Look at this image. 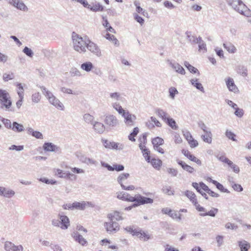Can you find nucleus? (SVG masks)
<instances>
[{"instance_id":"nucleus-1","label":"nucleus","mask_w":251,"mask_h":251,"mask_svg":"<svg viewBox=\"0 0 251 251\" xmlns=\"http://www.w3.org/2000/svg\"><path fill=\"white\" fill-rule=\"evenodd\" d=\"M72 40L73 48L75 51L80 53L86 51V47L88 38L86 37L83 38L74 32L72 34Z\"/></svg>"},{"instance_id":"nucleus-2","label":"nucleus","mask_w":251,"mask_h":251,"mask_svg":"<svg viewBox=\"0 0 251 251\" xmlns=\"http://www.w3.org/2000/svg\"><path fill=\"white\" fill-rule=\"evenodd\" d=\"M0 107L8 111H13L11 109L12 100L9 93L5 90L0 89Z\"/></svg>"},{"instance_id":"nucleus-3","label":"nucleus","mask_w":251,"mask_h":251,"mask_svg":"<svg viewBox=\"0 0 251 251\" xmlns=\"http://www.w3.org/2000/svg\"><path fill=\"white\" fill-rule=\"evenodd\" d=\"M43 94L45 96L47 99L49 100V102L55 106L56 108L58 109H60L61 110H64V106L62 103L60 102V101L57 99L52 93L48 90L44 86H40V87Z\"/></svg>"},{"instance_id":"nucleus-4","label":"nucleus","mask_w":251,"mask_h":251,"mask_svg":"<svg viewBox=\"0 0 251 251\" xmlns=\"http://www.w3.org/2000/svg\"><path fill=\"white\" fill-rule=\"evenodd\" d=\"M227 5L239 13L245 15L247 7L241 0H226Z\"/></svg>"},{"instance_id":"nucleus-5","label":"nucleus","mask_w":251,"mask_h":251,"mask_svg":"<svg viewBox=\"0 0 251 251\" xmlns=\"http://www.w3.org/2000/svg\"><path fill=\"white\" fill-rule=\"evenodd\" d=\"M129 174L128 173H122L119 175L117 178V181L119 184H120L122 189L125 190H133L135 189L134 185H129L126 186L124 184L127 179L129 177Z\"/></svg>"},{"instance_id":"nucleus-6","label":"nucleus","mask_w":251,"mask_h":251,"mask_svg":"<svg viewBox=\"0 0 251 251\" xmlns=\"http://www.w3.org/2000/svg\"><path fill=\"white\" fill-rule=\"evenodd\" d=\"M134 199V202H135V203L133 204V206L134 207H137L139 205L145 204H151L153 202V199L142 196L139 194L135 195Z\"/></svg>"},{"instance_id":"nucleus-7","label":"nucleus","mask_w":251,"mask_h":251,"mask_svg":"<svg viewBox=\"0 0 251 251\" xmlns=\"http://www.w3.org/2000/svg\"><path fill=\"white\" fill-rule=\"evenodd\" d=\"M104 226L107 232L110 234L115 233L120 229L119 224L113 220H110L109 222H105Z\"/></svg>"},{"instance_id":"nucleus-8","label":"nucleus","mask_w":251,"mask_h":251,"mask_svg":"<svg viewBox=\"0 0 251 251\" xmlns=\"http://www.w3.org/2000/svg\"><path fill=\"white\" fill-rule=\"evenodd\" d=\"M86 49L97 57H100L102 56L101 50L98 46L90 41L89 39L86 45Z\"/></svg>"},{"instance_id":"nucleus-9","label":"nucleus","mask_w":251,"mask_h":251,"mask_svg":"<svg viewBox=\"0 0 251 251\" xmlns=\"http://www.w3.org/2000/svg\"><path fill=\"white\" fill-rule=\"evenodd\" d=\"M151 142L154 150L161 154L164 153V150L160 147L161 145H163L164 143V140L162 138L156 137L152 139Z\"/></svg>"},{"instance_id":"nucleus-10","label":"nucleus","mask_w":251,"mask_h":251,"mask_svg":"<svg viewBox=\"0 0 251 251\" xmlns=\"http://www.w3.org/2000/svg\"><path fill=\"white\" fill-rule=\"evenodd\" d=\"M103 146L106 148L116 149L117 150H123L124 148V145L114 142H110L107 140H102Z\"/></svg>"},{"instance_id":"nucleus-11","label":"nucleus","mask_w":251,"mask_h":251,"mask_svg":"<svg viewBox=\"0 0 251 251\" xmlns=\"http://www.w3.org/2000/svg\"><path fill=\"white\" fill-rule=\"evenodd\" d=\"M161 211L163 213L168 215L173 219H176L178 221H180L181 220V214L175 210H172L167 207L163 208Z\"/></svg>"},{"instance_id":"nucleus-12","label":"nucleus","mask_w":251,"mask_h":251,"mask_svg":"<svg viewBox=\"0 0 251 251\" xmlns=\"http://www.w3.org/2000/svg\"><path fill=\"white\" fill-rule=\"evenodd\" d=\"M101 165L106 168L108 171H113L114 170L117 172H120L124 170V166L123 165L115 164H113V166H110L108 163H105L103 161H101Z\"/></svg>"},{"instance_id":"nucleus-13","label":"nucleus","mask_w":251,"mask_h":251,"mask_svg":"<svg viewBox=\"0 0 251 251\" xmlns=\"http://www.w3.org/2000/svg\"><path fill=\"white\" fill-rule=\"evenodd\" d=\"M123 117L125 119V123L127 126H132L134 125L135 121L136 119V117L134 115L130 114L127 112L124 114H123Z\"/></svg>"},{"instance_id":"nucleus-14","label":"nucleus","mask_w":251,"mask_h":251,"mask_svg":"<svg viewBox=\"0 0 251 251\" xmlns=\"http://www.w3.org/2000/svg\"><path fill=\"white\" fill-rule=\"evenodd\" d=\"M104 123L109 126L114 127L118 124V120L113 115H108L106 116Z\"/></svg>"},{"instance_id":"nucleus-15","label":"nucleus","mask_w":251,"mask_h":251,"mask_svg":"<svg viewBox=\"0 0 251 251\" xmlns=\"http://www.w3.org/2000/svg\"><path fill=\"white\" fill-rule=\"evenodd\" d=\"M4 249L6 251H23V247L22 245L16 246L10 242H6Z\"/></svg>"},{"instance_id":"nucleus-16","label":"nucleus","mask_w":251,"mask_h":251,"mask_svg":"<svg viewBox=\"0 0 251 251\" xmlns=\"http://www.w3.org/2000/svg\"><path fill=\"white\" fill-rule=\"evenodd\" d=\"M118 199L127 201L134 202V197L130 196L129 194L125 192H119L117 193Z\"/></svg>"},{"instance_id":"nucleus-17","label":"nucleus","mask_w":251,"mask_h":251,"mask_svg":"<svg viewBox=\"0 0 251 251\" xmlns=\"http://www.w3.org/2000/svg\"><path fill=\"white\" fill-rule=\"evenodd\" d=\"M58 217L60 221V228L62 229H67L70 226V220L69 218L65 215L59 214Z\"/></svg>"},{"instance_id":"nucleus-18","label":"nucleus","mask_w":251,"mask_h":251,"mask_svg":"<svg viewBox=\"0 0 251 251\" xmlns=\"http://www.w3.org/2000/svg\"><path fill=\"white\" fill-rule=\"evenodd\" d=\"M44 151H47L60 152V149L59 147L54 145L52 143H45L43 146Z\"/></svg>"},{"instance_id":"nucleus-19","label":"nucleus","mask_w":251,"mask_h":251,"mask_svg":"<svg viewBox=\"0 0 251 251\" xmlns=\"http://www.w3.org/2000/svg\"><path fill=\"white\" fill-rule=\"evenodd\" d=\"M226 85L229 91L233 92L234 93L238 92V89L235 84L233 78L231 77H228L226 79Z\"/></svg>"},{"instance_id":"nucleus-20","label":"nucleus","mask_w":251,"mask_h":251,"mask_svg":"<svg viewBox=\"0 0 251 251\" xmlns=\"http://www.w3.org/2000/svg\"><path fill=\"white\" fill-rule=\"evenodd\" d=\"M169 65L172 67L176 73L181 75H185V71L184 68L178 63L176 62L169 61Z\"/></svg>"},{"instance_id":"nucleus-21","label":"nucleus","mask_w":251,"mask_h":251,"mask_svg":"<svg viewBox=\"0 0 251 251\" xmlns=\"http://www.w3.org/2000/svg\"><path fill=\"white\" fill-rule=\"evenodd\" d=\"M72 236L75 241L79 243L82 246H85L87 244L86 240L84 239L82 235L80 234L78 232H73Z\"/></svg>"},{"instance_id":"nucleus-22","label":"nucleus","mask_w":251,"mask_h":251,"mask_svg":"<svg viewBox=\"0 0 251 251\" xmlns=\"http://www.w3.org/2000/svg\"><path fill=\"white\" fill-rule=\"evenodd\" d=\"M237 244L240 248V251H249L251 248L250 243L245 240L238 241Z\"/></svg>"},{"instance_id":"nucleus-23","label":"nucleus","mask_w":251,"mask_h":251,"mask_svg":"<svg viewBox=\"0 0 251 251\" xmlns=\"http://www.w3.org/2000/svg\"><path fill=\"white\" fill-rule=\"evenodd\" d=\"M107 217L109 220H113V221L114 220L119 221L124 219L121 214L117 211L108 213Z\"/></svg>"},{"instance_id":"nucleus-24","label":"nucleus","mask_w":251,"mask_h":251,"mask_svg":"<svg viewBox=\"0 0 251 251\" xmlns=\"http://www.w3.org/2000/svg\"><path fill=\"white\" fill-rule=\"evenodd\" d=\"M92 125L95 131L99 134L102 133L105 130V126L100 122H95Z\"/></svg>"},{"instance_id":"nucleus-25","label":"nucleus","mask_w":251,"mask_h":251,"mask_svg":"<svg viewBox=\"0 0 251 251\" xmlns=\"http://www.w3.org/2000/svg\"><path fill=\"white\" fill-rule=\"evenodd\" d=\"M176 162L184 170L188 172L189 173H193L194 172L195 170L194 168L187 165L184 161L177 159L176 160Z\"/></svg>"},{"instance_id":"nucleus-26","label":"nucleus","mask_w":251,"mask_h":251,"mask_svg":"<svg viewBox=\"0 0 251 251\" xmlns=\"http://www.w3.org/2000/svg\"><path fill=\"white\" fill-rule=\"evenodd\" d=\"M185 195L190 200L195 206H197L198 202L194 193L191 191L187 190L185 192Z\"/></svg>"},{"instance_id":"nucleus-27","label":"nucleus","mask_w":251,"mask_h":251,"mask_svg":"<svg viewBox=\"0 0 251 251\" xmlns=\"http://www.w3.org/2000/svg\"><path fill=\"white\" fill-rule=\"evenodd\" d=\"M89 202L82 201L81 202L75 201L73 203V209L84 210L87 205H89Z\"/></svg>"},{"instance_id":"nucleus-28","label":"nucleus","mask_w":251,"mask_h":251,"mask_svg":"<svg viewBox=\"0 0 251 251\" xmlns=\"http://www.w3.org/2000/svg\"><path fill=\"white\" fill-rule=\"evenodd\" d=\"M79 160L83 163L87 165H96L97 162L91 158L86 157L85 155H81L79 157Z\"/></svg>"},{"instance_id":"nucleus-29","label":"nucleus","mask_w":251,"mask_h":251,"mask_svg":"<svg viewBox=\"0 0 251 251\" xmlns=\"http://www.w3.org/2000/svg\"><path fill=\"white\" fill-rule=\"evenodd\" d=\"M187 38L189 42L192 44H196L198 43L199 41V37L197 38L196 36L192 35L190 31H187L185 32Z\"/></svg>"},{"instance_id":"nucleus-30","label":"nucleus","mask_w":251,"mask_h":251,"mask_svg":"<svg viewBox=\"0 0 251 251\" xmlns=\"http://www.w3.org/2000/svg\"><path fill=\"white\" fill-rule=\"evenodd\" d=\"M27 132L31 134L32 136L35 137L37 139H43V135L39 131H34L31 127H28L27 128Z\"/></svg>"},{"instance_id":"nucleus-31","label":"nucleus","mask_w":251,"mask_h":251,"mask_svg":"<svg viewBox=\"0 0 251 251\" xmlns=\"http://www.w3.org/2000/svg\"><path fill=\"white\" fill-rule=\"evenodd\" d=\"M11 129L15 132H21L25 130V128L23 125L19 124L16 122H13Z\"/></svg>"},{"instance_id":"nucleus-32","label":"nucleus","mask_w":251,"mask_h":251,"mask_svg":"<svg viewBox=\"0 0 251 251\" xmlns=\"http://www.w3.org/2000/svg\"><path fill=\"white\" fill-rule=\"evenodd\" d=\"M94 68L93 64L90 61L85 62L80 65V68L87 72H90Z\"/></svg>"},{"instance_id":"nucleus-33","label":"nucleus","mask_w":251,"mask_h":251,"mask_svg":"<svg viewBox=\"0 0 251 251\" xmlns=\"http://www.w3.org/2000/svg\"><path fill=\"white\" fill-rule=\"evenodd\" d=\"M198 79L195 78V79H192L190 80L191 83L192 85H193L194 87H195L198 90L201 91L202 93L204 92V89L203 87L202 84L199 82Z\"/></svg>"},{"instance_id":"nucleus-34","label":"nucleus","mask_w":251,"mask_h":251,"mask_svg":"<svg viewBox=\"0 0 251 251\" xmlns=\"http://www.w3.org/2000/svg\"><path fill=\"white\" fill-rule=\"evenodd\" d=\"M223 46L229 53H234L237 51L236 47L231 43H224Z\"/></svg>"},{"instance_id":"nucleus-35","label":"nucleus","mask_w":251,"mask_h":251,"mask_svg":"<svg viewBox=\"0 0 251 251\" xmlns=\"http://www.w3.org/2000/svg\"><path fill=\"white\" fill-rule=\"evenodd\" d=\"M13 6L16 7L18 9L24 11H26L28 9L27 6L24 4V3L20 0H17V1H16L15 5Z\"/></svg>"},{"instance_id":"nucleus-36","label":"nucleus","mask_w":251,"mask_h":251,"mask_svg":"<svg viewBox=\"0 0 251 251\" xmlns=\"http://www.w3.org/2000/svg\"><path fill=\"white\" fill-rule=\"evenodd\" d=\"M155 113L162 119L165 121L166 119L169 117L168 116V114L165 112L163 110L157 108L155 110Z\"/></svg>"},{"instance_id":"nucleus-37","label":"nucleus","mask_w":251,"mask_h":251,"mask_svg":"<svg viewBox=\"0 0 251 251\" xmlns=\"http://www.w3.org/2000/svg\"><path fill=\"white\" fill-rule=\"evenodd\" d=\"M164 122H165L172 129L175 130L177 129L178 126L176 125V121L173 118L169 117Z\"/></svg>"},{"instance_id":"nucleus-38","label":"nucleus","mask_w":251,"mask_h":251,"mask_svg":"<svg viewBox=\"0 0 251 251\" xmlns=\"http://www.w3.org/2000/svg\"><path fill=\"white\" fill-rule=\"evenodd\" d=\"M152 166L156 169L159 170L161 166L162 165V162L160 159L152 158L151 160L150 159V162Z\"/></svg>"},{"instance_id":"nucleus-39","label":"nucleus","mask_w":251,"mask_h":251,"mask_svg":"<svg viewBox=\"0 0 251 251\" xmlns=\"http://www.w3.org/2000/svg\"><path fill=\"white\" fill-rule=\"evenodd\" d=\"M135 235L143 241H147L150 238L149 234H146L144 232H142L141 230L138 231L137 233H135Z\"/></svg>"},{"instance_id":"nucleus-40","label":"nucleus","mask_w":251,"mask_h":251,"mask_svg":"<svg viewBox=\"0 0 251 251\" xmlns=\"http://www.w3.org/2000/svg\"><path fill=\"white\" fill-rule=\"evenodd\" d=\"M212 134L211 132H206L205 134L202 135L201 137L204 142L210 144L212 142Z\"/></svg>"},{"instance_id":"nucleus-41","label":"nucleus","mask_w":251,"mask_h":251,"mask_svg":"<svg viewBox=\"0 0 251 251\" xmlns=\"http://www.w3.org/2000/svg\"><path fill=\"white\" fill-rule=\"evenodd\" d=\"M112 107L117 111L120 114H122L123 116V114H125L126 113V111L123 109L122 106L120 105L119 103L117 102H114L112 104Z\"/></svg>"},{"instance_id":"nucleus-42","label":"nucleus","mask_w":251,"mask_h":251,"mask_svg":"<svg viewBox=\"0 0 251 251\" xmlns=\"http://www.w3.org/2000/svg\"><path fill=\"white\" fill-rule=\"evenodd\" d=\"M184 66L187 68V69L193 74L198 73V75H200V73L199 70L194 66H192L191 64L189 63V62L187 61L184 62Z\"/></svg>"},{"instance_id":"nucleus-43","label":"nucleus","mask_w":251,"mask_h":251,"mask_svg":"<svg viewBox=\"0 0 251 251\" xmlns=\"http://www.w3.org/2000/svg\"><path fill=\"white\" fill-rule=\"evenodd\" d=\"M16 86L18 89L17 93H18L19 98L24 99V89L23 85L22 84V83H17L16 84Z\"/></svg>"},{"instance_id":"nucleus-44","label":"nucleus","mask_w":251,"mask_h":251,"mask_svg":"<svg viewBox=\"0 0 251 251\" xmlns=\"http://www.w3.org/2000/svg\"><path fill=\"white\" fill-rule=\"evenodd\" d=\"M83 120L87 124L93 125L95 122H94V117L88 113L85 114L83 115Z\"/></svg>"},{"instance_id":"nucleus-45","label":"nucleus","mask_w":251,"mask_h":251,"mask_svg":"<svg viewBox=\"0 0 251 251\" xmlns=\"http://www.w3.org/2000/svg\"><path fill=\"white\" fill-rule=\"evenodd\" d=\"M3 194H2V196L7 198H10L14 196L15 193V192L11 189H7L4 187V190H3Z\"/></svg>"},{"instance_id":"nucleus-46","label":"nucleus","mask_w":251,"mask_h":251,"mask_svg":"<svg viewBox=\"0 0 251 251\" xmlns=\"http://www.w3.org/2000/svg\"><path fill=\"white\" fill-rule=\"evenodd\" d=\"M218 211V209L216 208H212L211 210L207 212H205L204 213H201L200 215L201 216H210L211 217H215L216 214Z\"/></svg>"},{"instance_id":"nucleus-47","label":"nucleus","mask_w":251,"mask_h":251,"mask_svg":"<svg viewBox=\"0 0 251 251\" xmlns=\"http://www.w3.org/2000/svg\"><path fill=\"white\" fill-rule=\"evenodd\" d=\"M90 9L91 11H94V12H97V11H102L103 10V6L101 5L100 3H98L93 6H91L90 5Z\"/></svg>"},{"instance_id":"nucleus-48","label":"nucleus","mask_w":251,"mask_h":251,"mask_svg":"<svg viewBox=\"0 0 251 251\" xmlns=\"http://www.w3.org/2000/svg\"><path fill=\"white\" fill-rule=\"evenodd\" d=\"M212 183L214 184L216 186L217 188L220 190L221 192L227 193H229V191L227 189L225 188L223 185L218 181H212Z\"/></svg>"},{"instance_id":"nucleus-49","label":"nucleus","mask_w":251,"mask_h":251,"mask_svg":"<svg viewBox=\"0 0 251 251\" xmlns=\"http://www.w3.org/2000/svg\"><path fill=\"white\" fill-rule=\"evenodd\" d=\"M237 72L243 76H246L248 75L247 69L242 65L237 67Z\"/></svg>"},{"instance_id":"nucleus-50","label":"nucleus","mask_w":251,"mask_h":251,"mask_svg":"<svg viewBox=\"0 0 251 251\" xmlns=\"http://www.w3.org/2000/svg\"><path fill=\"white\" fill-rule=\"evenodd\" d=\"M64 174L65 176L60 175V177L67 178L71 180H75L76 179V176L69 172H67V173Z\"/></svg>"},{"instance_id":"nucleus-51","label":"nucleus","mask_w":251,"mask_h":251,"mask_svg":"<svg viewBox=\"0 0 251 251\" xmlns=\"http://www.w3.org/2000/svg\"><path fill=\"white\" fill-rule=\"evenodd\" d=\"M139 132V128L136 127L134 128L133 131L128 135V139L132 142L135 141L134 137L137 135Z\"/></svg>"},{"instance_id":"nucleus-52","label":"nucleus","mask_w":251,"mask_h":251,"mask_svg":"<svg viewBox=\"0 0 251 251\" xmlns=\"http://www.w3.org/2000/svg\"><path fill=\"white\" fill-rule=\"evenodd\" d=\"M1 121L2 122L5 128L7 129H11L12 127V124L10 120L4 118H1Z\"/></svg>"},{"instance_id":"nucleus-53","label":"nucleus","mask_w":251,"mask_h":251,"mask_svg":"<svg viewBox=\"0 0 251 251\" xmlns=\"http://www.w3.org/2000/svg\"><path fill=\"white\" fill-rule=\"evenodd\" d=\"M171 189L172 188L171 186L166 185L163 187L162 191L164 193L168 195H174V191L171 190Z\"/></svg>"},{"instance_id":"nucleus-54","label":"nucleus","mask_w":251,"mask_h":251,"mask_svg":"<svg viewBox=\"0 0 251 251\" xmlns=\"http://www.w3.org/2000/svg\"><path fill=\"white\" fill-rule=\"evenodd\" d=\"M41 95L39 92H36L32 95L31 100L34 103H38L41 100Z\"/></svg>"},{"instance_id":"nucleus-55","label":"nucleus","mask_w":251,"mask_h":251,"mask_svg":"<svg viewBox=\"0 0 251 251\" xmlns=\"http://www.w3.org/2000/svg\"><path fill=\"white\" fill-rule=\"evenodd\" d=\"M225 134L226 137L228 138L229 139L233 141H237V140L235 138L236 135L231 131L226 130Z\"/></svg>"},{"instance_id":"nucleus-56","label":"nucleus","mask_w":251,"mask_h":251,"mask_svg":"<svg viewBox=\"0 0 251 251\" xmlns=\"http://www.w3.org/2000/svg\"><path fill=\"white\" fill-rule=\"evenodd\" d=\"M198 44H199V50H203L205 51L207 50L206 44L201 37H199V41Z\"/></svg>"},{"instance_id":"nucleus-57","label":"nucleus","mask_w":251,"mask_h":251,"mask_svg":"<svg viewBox=\"0 0 251 251\" xmlns=\"http://www.w3.org/2000/svg\"><path fill=\"white\" fill-rule=\"evenodd\" d=\"M109 97L111 100H119L121 98V94L118 92L110 93Z\"/></svg>"},{"instance_id":"nucleus-58","label":"nucleus","mask_w":251,"mask_h":251,"mask_svg":"<svg viewBox=\"0 0 251 251\" xmlns=\"http://www.w3.org/2000/svg\"><path fill=\"white\" fill-rule=\"evenodd\" d=\"M244 114V111L243 109L239 108L238 106L235 109L234 114L238 118L243 117Z\"/></svg>"},{"instance_id":"nucleus-59","label":"nucleus","mask_w":251,"mask_h":251,"mask_svg":"<svg viewBox=\"0 0 251 251\" xmlns=\"http://www.w3.org/2000/svg\"><path fill=\"white\" fill-rule=\"evenodd\" d=\"M70 74L72 76L81 75L80 72L76 68H72L70 71Z\"/></svg>"},{"instance_id":"nucleus-60","label":"nucleus","mask_w":251,"mask_h":251,"mask_svg":"<svg viewBox=\"0 0 251 251\" xmlns=\"http://www.w3.org/2000/svg\"><path fill=\"white\" fill-rule=\"evenodd\" d=\"M143 154L146 159V160L148 162H150L151 157H150V151L148 149H145L144 151H142Z\"/></svg>"},{"instance_id":"nucleus-61","label":"nucleus","mask_w":251,"mask_h":251,"mask_svg":"<svg viewBox=\"0 0 251 251\" xmlns=\"http://www.w3.org/2000/svg\"><path fill=\"white\" fill-rule=\"evenodd\" d=\"M169 92L170 97L172 99H174L175 95L178 94V93L177 89L175 87H171L169 90Z\"/></svg>"},{"instance_id":"nucleus-62","label":"nucleus","mask_w":251,"mask_h":251,"mask_svg":"<svg viewBox=\"0 0 251 251\" xmlns=\"http://www.w3.org/2000/svg\"><path fill=\"white\" fill-rule=\"evenodd\" d=\"M60 90L63 93H66L69 94L77 95L78 93L75 92H73L71 89L66 87H61Z\"/></svg>"},{"instance_id":"nucleus-63","label":"nucleus","mask_w":251,"mask_h":251,"mask_svg":"<svg viewBox=\"0 0 251 251\" xmlns=\"http://www.w3.org/2000/svg\"><path fill=\"white\" fill-rule=\"evenodd\" d=\"M23 51L25 53L27 56L32 57L34 54L33 51L29 48L25 47Z\"/></svg>"},{"instance_id":"nucleus-64","label":"nucleus","mask_w":251,"mask_h":251,"mask_svg":"<svg viewBox=\"0 0 251 251\" xmlns=\"http://www.w3.org/2000/svg\"><path fill=\"white\" fill-rule=\"evenodd\" d=\"M14 78V75L13 73L10 74H4L3 75V80L4 81H8L9 80L13 79Z\"/></svg>"}]
</instances>
